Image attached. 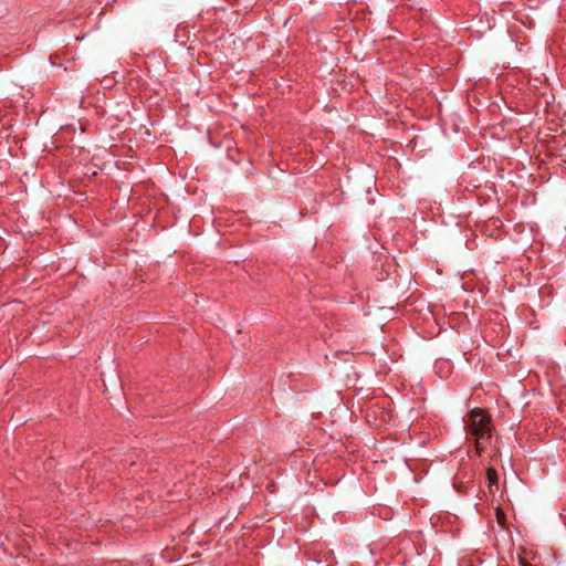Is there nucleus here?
<instances>
[{"instance_id": "nucleus-1", "label": "nucleus", "mask_w": 566, "mask_h": 566, "mask_svg": "<svg viewBox=\"0 0 566 566\" xmlns=\"http://www.w3.org/2000/svg\"><path fill=\"white\" fill-rule=\"evenodd\" d=\"M468 437L475 439V450L481 453L491 444L493 426L491 418L481 409H472L463 418Z\"/></svg>"}, {"instance_id": "nucleus-2", "label": "nucleus", "mask_w": 566, "mask_h": 566, "mask_svg": "<svg viewBox=\"0 0 566 566\" xmlns=\"http://www.w3.org/2000/svg\"><path fill=\"white\" fill-rule=\"evenodd\" d=\"M486 480H488L490 494L495 495L500 491L497 472L492 468L488 469Z\"/></svg>"}, {"instance_id": "nucleus-3", "label": "nucleus", "mask_w": 566, "mask_h": 566, "mask_svg": "<svg viewBox=\"0 0 566 566\" xmlns=\"http://www.w3.org/2000/svg\"><path fill=\"white\" fill-rule=\"evenodd\" d=\"M495 516H496V521L497 523L503 526L505 524V521H506V516H505V513L503 511V509L501 507V504L499 503L497 506L495 507Z\"/></svg>"}]
</instances>
